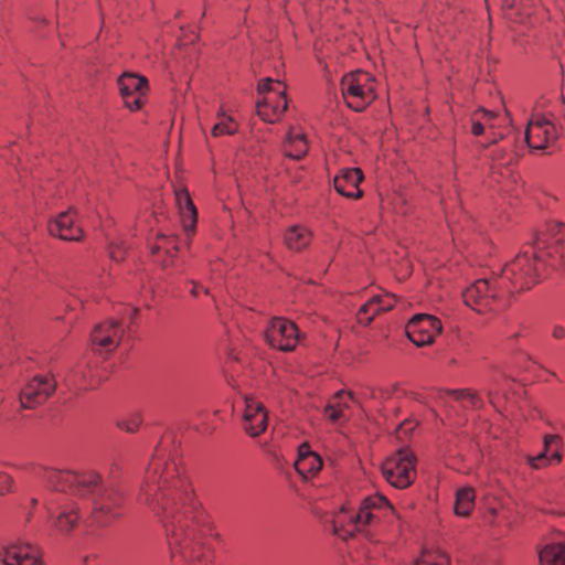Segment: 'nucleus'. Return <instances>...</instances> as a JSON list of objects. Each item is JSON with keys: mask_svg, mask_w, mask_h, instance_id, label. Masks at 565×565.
<instances>
[{"mask_svg": "<svg viewBox=\"0 0 565 565\" xmlns=\"http://www.w3.org/2000/svg\"><path fill=\"white\" fill-rule=\"evenodd\" d=\"M138 500L164 527L173 565H212L205 542L214 524L175 456L156 449Z\"/></svg>", "mask_w": 565, "mask_h": 565, "instance_id": "nucleus-1", "label": "nucleus"}, {"mask_svg": "<svg viewBox=\"0 0 565 565\" xmlns=\"http://www.w3.org/2000/svg\"><path fill=\"white\" fill-rule=\"evenodd\" d=\"M43 479L53 492L44 499L52 526L62 535H70L79 521V508L61 502L63 495L88 497L93 504V524L105 526L119 516L120 497L105 487L95 471L73 472L44 470Z\"/></svg>", "mask_w": 565, "mask_h": 565, "instance_id": "nucleus-2", "label": "nucleus"}, {"mask_svg": "<svg viewBox=\"0 0 565 565\" xmlns=\"http://www.w3.org/2000/svg\"><path fill=\"white\" fill-rule=\"evenodd\" d=\"M545 239L539 237L533 246V253L522 252L504 266L500 279L508 294L531 289L544 277V273L551 268V260L545 257L543 250Z\"/></svg>", "mask_w": 565, "mask_h": 565, "instance_id": "nucleus-3", "label": "nucleus"}, {"mask_svg": "<svg viewBox=\"0 0 565 565\" xmlns=\"http://www.w3.org/2000/svg\"><path fill=\"white\" fill-rule=\"evenodd\" d=\"M383 508L393 512L388 500L379 494L364 498L356 513L343 505L332 522L333 534L343 541L352 539L355 532H362L371 525L379 518L376 511Z\"/></svg>", "mask_w": 565, "mask_h": 565, "instance_id": "nucleus-4", "label": "nucleus"}, {"mask_svg": "<svg viewBox=\"0 0 565 565\" xmlns=\"http://www.w3.org/2000/svg\"><path fill=\"white\" fill-rule=\"evenodd\" d=\"M507 289L501 279L490 282L488 279H478L462 294L465 303L478 313L499 311L508 302L504 298Z\"/></svg>", "mask_w": 565, "mask_h": 565, "instance_id": "nucleus-5", "label": "nucleus"}, {"mask_svg": "<svg viewBox=\"0 0 565 565\" xmlns=\"http://www.w3.org/2000/svg\"><path fill=\"white\" fill-rule=\"evenodd\" d=\"M341 92L348 107L362 111L375 98V78L367 72L358 70L341 79Z\"/></svg>", "mask_w": 565, "mask_h": 565, "instance_id": "nucleus-6", "label": "nucleus"}, {"mask_svg": "<svg viewBox=\"0 0 565 565\" xmlns=\"http://www.w3.org/2000/svg\"><path fill=\"white\" fill-rule=\"evenodd\" d=\"M382 473L397 489L409 487L415 479V457L405 448L397 450L382 463Z\"/></svg>", "mask_w": 565, "mask_h": 565, "instance_id": "nucleus-7", "label": "nucleus"}, {"mask_svg": "<svg viewBox=\"0 0 565 565\" xmlns=\"http://www.w3.org/2000/svg\"><path fill=\"white\" fill-rule=\"evenodd\" d=\"M56 381L52 375H35L20 391L22 408L33 409L42 405L55 392Z\"/></svg>", "mask_w": 565, "mask_h": 565, "instance_id": "nucleus-8", "label": "nucleus"}, {"mask_svg": "<svg viewBox=\"0 0 565 565\" xmlns=\"http://www.w3.org/2000/svg\"><path fill=\"white\" fill-rule=\"evenodd\" d=\"M558 136L552 120L540 113H534L525 129V141L531 149L543 150Z\"/></svg>", "mask_w": 565, "mask_h": 565, "instance_id": "nucleus-9", "label": "nucleus"}, {"mask_svg": "<svg viewBox=\"0 0 565 565\" xmlns=\"http://www.w3.org/2000/svg\"><path fill=\"white\" fill-rule=\"evenodd\" d=\"M265 340L271 348L288 352L294 350L298 343V329L289 320L275 318L265 331Z\"/></svg>", "mask_w": 565, "mask_h": 565, "instance_id": "nucleus-10", "label": "nucleus"}, {"mask_svg": "<svg viewBox=\"0 0 565 565\" xmlns=\"http://www.w3.org/2000/svg\"><path fill=\"white\" fill-rule=\"evenodd\" d=\"M443 330V324L439 319L420 313L414 316L407 324V337L417 347H423L433 343L436 335Z\"/></svg>", "mask_w": 565, "mask_h": 565, "instance_id": "nucleus-11", "label": "nucleus"}, {"mask_svg": "<svg viewBox=\"0 0 565 565\" xmlns=\"http://www.w3.org/2000/svg\"><path fill=\"white\" fill-rule=\"evenodd\" d=\"M124 329L115 320L97 324L90 333V344L95 352L110 353L116 350L122 337Z\"/></svg>", "mask_w": 565, "mask_h": 565, "instance_id": "nucleus-12", "label": "nucleus"}, {"mask_svg": "<svg viewBox=\"0 0 565 565\" xmlns=\"http://www.w3.org/2000/svg\"><path fill=\"white\" fill-rule=\"evenodd\" d=\"M118 88L126 107L130 110H138L143 104L148 90V81L146 77L134 73H124L118 78Z\"/></svg>", "mask_w": 565, "mask_h": 565, "instance_id": "nucleus-13", "label": "nucleus"}, {"mask_svg": "<svg viewBox=\"0 0 565 565\" xmlns=\"http://www.w3.org/2000/svg\"><path fill=\"white\" fill-rule=\"evenodd\" d=\"M565 228V224L558 221H552L546 225V231L541 232L535 236L533 245L536 243L539 237L545 239L544 253L545 257L550 259L551 269H559L563 267V249L561 243L563 239L562 233Z\"/></svg>", "mask_w": 565, "mask_h": 565, "instance_id": "nucleus-14", "label": "nucleus"}, {"mask_svg": "<svg viewBox=\"0 0 565 565\" xmlns=\"http://www.w3.org/2000/svg\"><path fill=\"white\" fill-rule=\"evenodd\" d=\"M0 559L3 565H43L38 550L33 545L22 542L10 543L3 547L0 552Z\"/></svg>", "mask_w": 565, "mask_h": 565, "instance_id": "nucleus-15", "label": "nucleus"}, {"mask_svg": "<svg viewBox=\"0 0 565 565\" xmlns=\"http://www.w3.org/2000/svg\"><path fill=\"white\" fill-rule=\"evenodd\" d=\"M77 212L70 209L60 213L54 220L49 222L47 230L52 236H56L63 241H79L83 231L76 224Z\"/></svg>", "mask_w": 565, "mask_h": 565, "instance_id": "nucleus-16", "label": "nucleus"}, {"mask_svg": "<svg viewBox=\"0 0 565 565\" xmlns=\"http://www.w3.org/2000/svg\"><path fill=\"white\" fill-rule=\"evenodd\" d=\"M267 412L258 401L245 399L244 429L250 437L263 434L267 427Z\"/></svg>", "mask_w": 565, "mask_h": 565, "instance_id": "nucleus-17", "label": "nucleus"}, {"mask_svg": "<svg viewBox=\"0 0 565 565\" xmlns=\"http://www.w3.org/2000/svg\"><path fill=\"white\" fill-rule=\"evenodd\" d=\"M562 439L558 435H546L543 440V450L534 457H529L527 462L534 469L551 465L553 461L561 462Z\"/></svg>", "mask_w": 565, "mask_h": 565, "instance_id": "nucleus-18", "label": "nucleus"}, {"mask_svg": "<svg viewBox=\"0 0 565 565\" xmlns=\"http://www.w3.org/2000/svg\"><path fill=\"white\" fill-rule=\"evenodd\" d=\"M174 195L175 205L183 230L188 236L193 235L198 220V211L190 198V194L188 190L179 189L174 191Z\"/></svg>", "mask_w": 565, "mask_h": 565, "instance_id": "nucleus-19", "label": "nucleus"}, {"mask_svg": "<svg viewBox=\"0 0 565 565\" xmlns=\"http://www.w3.org/2000/svg\"><path fill=\"white\" fill-rule=\"evenodd\" d=\"M362 180L363 174L360 169H344L334 178V189L345 198L358 199L362 196V191L359 189Z\"/></svg>", "mask_w": 565, "mask_h": 565, "instance_id": "nucleus-20", "label": "nucleus"}, {"mask_svg": "<svg viewBox=\"0 0 565 565\" xmlns=\"http://www.w3.org/2000/svg\"><path fill=\"white\" fill-rule=\"evenodd\" d=\"M322 467V459L311 451L308 444H302L298 449V459L295 468L303 477L315 476Z\"/></svg>", "mask_w": 565, "mask_h": 565, "instance_id": "nucleus-21", "label": "nucleus"}, {"mask_svg": "<svg viewBox=\"0 0 565 565\" xmlns=\"http://www.w3.org/2000/svg\"><path fill=\"white\" fill-rule=\"evenodd\" d=\"M287 106L286 96L265 97L257 103V114L264 121L276 122L287 110Z\"/></svg>", "mask_w": 565, "mask_h": 565, "instance_id": "nucleus-22", "label": "nucleus"}, {"mask_svg": "<svg viewBox=\"0 0 565 565\" xmlns=\"http://www.w3.org/2000/svg\"><path fill=\"white\" fill-rule=\"evenodd\" d=\"M540 565H565V543L551 542L537 550Z\"/></svg>", "mask_w": 565, "mask_h": 565, "instance_id": "nucleus-23", "label": "nucleus"}, {"mask_svg": "<svg viewBox=\"0 0 565 565\" xmlns=\"http://www.w3.org/2000/svg\"><path fill=\"white\" fill-rule=\"evenodd\" d=\"M308 151V143L305 136L300 132L290 129L284 141V153L294 159H302Z\"/></svg>", "mask_w": 565, "mask_h": 565, "instance_id": "nucleus-24", "label": "nucleus"}, {"mask_svg": "<svg viewBox=\"0 0 565 565\" xmlns=\"http://www.w3.org/2000/svg\"><path fill=\"white\" fill-rule=\"evenodd\" d=\"M311 239V233L301 226H292L285 234V244L289 249L299 252L307 247Z\"/></svg>", "mask_w": 565, "mask_h": 565, "instance_id": "nucleus-25", "label": "nucleus"}, {"mask_svg": "<svg viewBox=\"0 0 565 565\" xmlns=\"http://www.w3.org/2000/svg\"><path fill=\"white\" fill-rule=\"evenodd\" d=\"M475 505V492L471 488H463L456 494L455 513L459 516H468Z\"/></svg>", "mask_w": 565, "mask_h": 565, "instance_id": "nucleus-26", "label": "nucleus"}, {"mask_svg": "<svg viewBox=\"0 0 565 565\" xmlns=\"http://www.w3.org/2000/svg\"><path fill=\"white\" fill-rule=\"evenodd\" d=\"M152 254H159L163 250L170 257L178 252V239L175 236L159 235L157 242L150 246Z\"/></svg>", "mask_w": 565, "mask_h": 565, "instance_id": "nucleus-27", "label": "nucleus"}, {"mask_svg": "<svg viewBox=\"0 0 565 565\" xmlns=\"http://www.w3.org/2000/svg\"><path fill=\"white\" fill-rule=\"evenodd\" d=\"M344 392H337L330 402L324 407L326 417L332 423H339L342 419V401H343Z\"/></svg>", "mask_w": 565, "mask_h": 565, "instance_id": "nucleus-28", "label": "nucleus"}, {"mask_svg": "<svg viewBox=\"0 0 565 565\" xmlns=\"http://www.w3.org/2000/svg\"><path fill=\"white\" fill-rule=\"evenodd\" d=\"M257 89L259 94L273 93L275 97L286 96L284 84L279 81L274 82L269 77L262 79L258 83Z\"/></svg>", "mask_w": 565, "mask_h": 565, "instance_id": "nucleus-29", "label": "nucleus"}, {"mask_svg": "<svg viewBox=\"0 0 565 565\" xmlns=\"http://www.w3.org/2000/svg\"><path fill=\"white\" fill-rule=\"evenodd\" d=\"M222 116H224L222 114ZM237 130V126L231 117H223L220 122L215 124L212 128V135L220 137L223 135H234Z\"/></svg>", "mask_w": 565, "mask_h": 565, "instance_id": "nucleus-30", "label": "nucleus"}, {"mask_svg": "<svg viewBox=\"0 0 565 565\" xmlns=\"http://www.w3.org/2000/svg\"><path fill=\"white\" fill-rule=\"evenodd\" d=\"M383 298L381 296H373L366 303H364L358 311V320L362 324H370L373 320V316H370L372 307L379 305Z\"/></svg>", "mask_w": 565, "mask_h": 565, "instance_id": "nucleus-31", "label": "nucleus"}, {"mask_svg": "<svg viewBox=\"0 0 565 565\" xmlns=\"http://www.w3.org/2000/svg\"><path fill=\"white\" fill-rule=\"evenodd\" d=\"M447 394L454 396L456 399H468L472 407L481 406V399L479 398L477 393L469 388L450 390V391H447Z\"/></svg>", "mask_w": 565, "mask_h": 565, "instance_id": "nucleus-32", "label": "nucleus"}, {"mask_svg": "<svg viewBox=\"0 0 565 565\" xmlns=\"http://www.w3.org/2000/svg\"><path fill=\"white\" fill-rule=\"evenodd\" d=\"M141 424V416L138 413L131 414L118 422V427L127 433H135Z\"/></svg>", "mask_w": 565, "mask_h": 565, "instance_id": "nucleus-33", "label": "nucleus"}, {"mask_svg": "<svg viewBox=\"0 0 565 565\" xmlns=\"http://www.w3.org/2000/svg\"><path fill=\"white\" fill-rule=\"evenodd\" d=\"M413 565H449V561L445 555H440L438 559H434L431 554H424L422 558L416 559Z\"/></svg>", "mask_w": 565, "mask_h": 565, "instance_id": "nucleus-34", "label": "nucleus"}, {"mask_svg": "<svg viewBox=\"0 0 565 565\" xmlns=\"http://www.w3.org/2000/svg\"><path fill=\"white\" fill-rule=\"evenodd\" d=\"M476 117H479L481 121L483 122L484 127H494V121L498 118V115L493 111L487 110V109H479L475 113Z\"/></svg>", "mask_w": 565, "mask_h": 565, "instance_id": "nucleus-35", "label": "nucleus"}, {"mask_svg": "<svg viewBox=\"0 0 565 565\" xmlns=\"http://www.w3.org/2000/svg\"><path fill=\"white\" fill-rule=\"evenodd\" d=\"M383 298L382 301L379 302L376 310L373 311V315H377L381 311L390 310L394 305V297L391 295L381 296Z\"/></svg>", "mask_w": 565, "mask_h": 565, "instance_id": "nucleus-36", "label": "nucleus"}, {"mask_svg": "<svg viewBox=\"0 0 565 565\" xmlns=\"http://www.w3.org/2000/svg\"><path fill=\"white\" fill-rule=\"evenodd\" d=\"M12 483L13 480L11 476L4 472H0V493L3 494L9 492L11 490Z\"/></svg>", "mask_w": 565, "mask_h": 565, "instance_id": "nucleus-37", "label": "nucleus"}, {"mask_svg": "<svg viewBox=\"0 0 565 565\" xmlns=\"http://www.w3.org/2000/svg\"><path fill=\"white\" fill-rule=\"evenodd\" d=\"M109 255L114 262H120L124 258V248L121 247V245L111 244Z\"/></svg>", "mask_w": 565, "mask_h": 565, "instance_id": "nucleus-38", "label": "nucleus"}, {"mask_svg": "<svg viewBox=\"0 0 565 565\" xmlns=\"http://www.w3.org/2000/svg\"><path fill=\"white\" fill-rule=\"evenodd\" d=\"M415 428L414 422L405 420L396 429L397 438H402L403 434H407Z\"/></svg>", "mask_w": 565, "mask_h": 565, "instance_id": "nucleus-39", "label": "nucleus"}, {"mask_svg": "<svg viewBox=\"0 0 565 565\" xmlns=\"http://www.w3.org/2000/svg\"><path fill=\"white\" fill-rule=\"evenodd\" d=\"M483 130H484L483 122L481 121V119L479 117H476L473 115V122H472V129H471L472 134L475 136H480L483 132Z\"/></svg>", "mask_w": 565, "mask_h": 565, "instance_id": "nucleus-40", "label": "nucleus"}, {"mask_svg": "<svg viewBox=\"0 0 565 565\" xmlns=\"http://www.w3.org/2000/svg\"><path fill=\"white\" fill-rule=\"evenodd\" d=\"M552 335L555 339H563L565 337V327L561 324H554L552 327Z\"/></svg>", "mask_w": 565, "mask_h": 565, "instance_id": "nucleus-41", "label": "nucleus"}, {"mask_svg": "<svg viewBox=\"0 0 565 565\" xmlns=\"http://www.w3.org/2000/svg\"><path fill=\"white\" fill-rule=\"evenodd\" d=\"M190 282L192 284V288H191L190 292L193 297H198L200 290H203L206 295L209 294V290L204 289L200 284H198L195 281H190Z\"/></svg>", "mask_w": 565, "mask_h": 565, "instance_id": "nucleus-42", "label": "nucleus"}, {"mask_svg": "<svg viewBox=\"0 0 565 565\" xmlns=\"http://www.w3.org/2000/svg\"><path fill=\"white\" fill-rule=\"evenodd\" d=\"M507 151L503 149L497 150L493 154V160L501 161L505 158Z\"/></svg>", "mask_w": 565, "mask_h": 565, "instance_id": "nucleus-43", "label": "nucleus"}, {"mask_svg": "<svg viewBox=\"0 0 565 565\" xmlns=\"http://www.w3.org/2000/svg\"><path fill=\"white\" fill-rule=\"evenodd\" d=\"M341 408H342V419L341 420H345L348 418L345 412H347V409H349V404L344 399L342 401Z\"/></svg>", "mask_w": 565, "mask_h": 565, "instance_id": "nucleus-44", "label": "nucleus"}, {"mask_svg": "<svg viewBox=\"0 0 565 565\" xmlns=\"http://www.w3.org/2000/svg\"><path fill=\"white\" fill-rule=\"evenodd\" d=\"M502 2H503V7L510 9V10H512L514 8V2H511L509 0H503Z\"/></svg>", "mask_w": 565, "mask_h": 565, "instance_id": "nucleus-45", "label": "nucleus"}, {"mask_svg": "<svg viewBox=\"0 0 565 565\" xmlns=\"http://www.w3.org/2000/svg\"><path fill=\"white\" fill-rule=\"evenodd\" d=\"M348 397H349L352 402L358 403V401L355 399V396H354V394H353L352 392H349V393H348Z\"/></svg>", "mask_w": 565, "mask_h": 565, "instance_id": "nucleus-46", "label": "nucleus"}, {"mask_svg": "<svg viewBox=\"0 0 565 565\" xmlns=\"http://www.w3.org/2000/svg\"><path fill=\"white\" fill-rule=\"evenodd\" d=\"M376 308H377V305H375L374 307H372V309H371V311H370V316H373V317L375 316V315H373V311H374V310H376Z\"/></svg>", "mask_w": 565, "mask_h": 565, "instance_id": "nucleus-47", "label": "nucleus"}, {"mask_svg": "<svg viewBox=\"0 0 565 565\" xmlns=\"http://www.w3.org/2000/svg\"><path fill=\"white\" fill-rule=\"evenodd\" d=\"M31 504H32L33 507H35V505L38 504V499L33 498V499L31 500Z\"/></svg>", "mask_w": 565, "mask_h": 565, "instance_id": "nucleus-48", "label": "nucleus"}, {"mask_svg": "<svg viewBox=\"0 0 565 565\" xmlns=\"http://www.w3.org/2000/svg\"><path fill=\"white\" fill-rule=\"evenodd\" d=\"M83 562H84V563H87V562H88V556H85V557L83 558Z\"/></svg>", "mask_w": 565, "mask_h": 565, "instance_id": "nucleus-49", "label": "nucleus"}]
</instances>
